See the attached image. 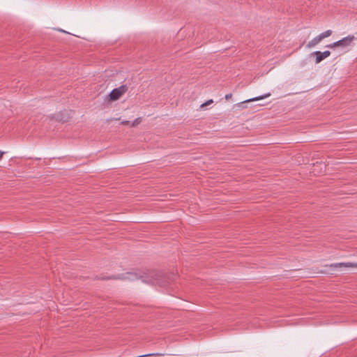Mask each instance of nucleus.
Instances as JSON below:
<instances>
[{"mask_svg":"<svg viewBox=\"0 0 357 357\" xmlns=\"http://www.w3.org/2000/svg\"><path fill=\"white\" fill-rule=\"evenodd\" d=\"M102 280H106V278H102ZM108 279H113V280H135L138 279H141L142 282L147 283V284H158L160 286H165L167 283V280H169V278H167V276L165 275L164 273L156 271H149L148 273H146L143 275H139L137 273H126L121 275H112L110 277L107 278V280Z\"/></svg>","mask_w":357,"mask_h":357,"instance_id":"1","label":"nucleus"},{"mask_svg":"<svg viewBox=\"0 0 357 357\" xmlns=\"http://www.w3.org/2000/svg\"><path fill=\"white\" fill-rule=\"evenodd\" d=\"M127 90L128 87L126 85H122L119 88L114 89L109 94V100L112 101L118 100Z\"/></svg>","mask_w":357,"mask_h":357,"instance_id":"2","label":"nucleus"},{"mask_svg":"<svg viewBox=\"0 0 357 357\" xmlns=\"http://www.w3.org/2000/svg\"><path fill=\"white\" fill-rule=\"evenodd\" d=\"M356 40V38L354 36H348L342 39L337 41V45L338 47H342L343 49L350 46L351 43Z\"/></svg>","mask_w":357,"mask_h":357,"instance_id":"3","label":"nucleus"},{"mask_svg":"<svg viewBox=\"0 0 357 357\" xmlns=\"http://www.w3.org/2000/svg\"><path fill=\"white\" fill-rule=\"evenodd\" d=\"M312 55L315 56V63H319L326 58L328 57L331 55V52L328 50L324 52L316 51L314 52Z\"/></svg>","mask_w":357,"mask_h":357,"instance_id":"4","label":"nucleus"},{"mask_svg":"<svg viewBox=\"0 0 357 357\" xmlns=\"http://www.w3.org/2000/svg\"><path fill=\"white\" fill-rule=\"evenodd\" d=\"M331 267L340 268H354V267H357V263L356 264L350 263V262L336 263V264H331Z\"/></svg>","mask_w":357,"mask_h":357,"instance_id":"5","label":"nucleus"},{"mask_svg":"<svg viewBox=\"0 0 357 357\" xmlns=\"http://www.w3.org/2000/svg\"><path fill=\"white\" fill-rule=\"evenodd\" d=\"M322 40V39L321 38V37L319 36H316L315 38H314L312 40H310L307 45V47L308 48H311L312 47H314L315 45H317L318 43H319Z\"/></svg>","mask_w":357,"mask_h":357,"instance_id":"6","label":"nucleus"},{"mask_svg":"<svg viewBox=\"0 0 357 357\" xmlns=\"http://www.w3.org/2000/svg\"><path fill=\"white\" fill-rule=\"evenodd\" d=\"M270 96H271V93H266V94H265L264 96H259V97H256V98H253L245 100L244 102H252V101H256V100H261V99H264L265 98L269 97Z\"/></svg>","mask_w":357,"mask_h":357,"instance_id":"7","label":"nucleus"},{"mask_svg":"<svg viewBox=\"0 0 357 357\" xmlns=\"http://www.w3.org/2000/svg\"><path fill=\"white\" fill-rule=\"evenodd\" d=\"M331 34H332V31L331 30H327V31L320 33L319 36L323 40L324 38L330 36Z\"/></svg>","mask_w":357,"mask_h":357,"instance_id":"8","label":"nucleus"},{"mask_svg":"<svg viewBox=\"0 0 357 357\" xmlns=\"http://www.w3.org/2000/svg\"><path fill=\"white\" fill-rule=\"evenodd\" d=\"M337 42H335L333 43H331V44H329L328 45H326V47H328V48H335V47H338Z\"/></svg>","mask_w":357,"mask_h":357,"instance_id":"9","label":"nucleus"},{"mask_svg":"<svg viewBox=\"0 0 357 357\" xmlns=\"http://www.w3.org/2000/svg\"><path fill=\"white\" fill-rule=\"evenodd\" d=\"M212 102H213V100H209L206 101L205 103H203L201 105V107H204V106L208 105L209 104H211Z\"/></svg>","mask_w":357,"mask_h":357,"instance_id":"10","label":"nucleus"},{"mask_svg":"<svg viewBox=\"0 0 357 357\" xmlns=\"http://www.w3.org/2000/svg\"><path fill=\"white\" fill-rule=\"evenodd\" d=\"M231 97H232V94H231V93H228V94H227V95L225 96V99H226L227 100H228L231 99Z\"/></svg>","mask_w":357,"mask_h":357,"instance_id":"11","label":"nucleus"},{"mask_svg":"<svg viewBox=\"0 0 357 357\" xmlns=\"http://www.w3.org/2000/svg\"><path fill=\"white\" fill-rule=\"evenodd\" d=\"M158 354H146V355H142L138 357H144V356H158Z\"/></svg>","mask_w":357,"mask_h":357,"instance_id":"12","label":"nucleus"},{"mask_svg":"<svg viewBox=\"0 0 357 357\" xmlns=\"http://www.w3.org/2000/svg\"><path fill=\"white\" fill-rule=\"evenodd\" d=\"M139 123V119H137L132 123V126H135L136 125H137Z\"/></svg>","mask_w":357,"mask_h":357,"instance_id":"13","label":"nucleus"},{"mask_svg":"<svg viewBox=\"0 0 357 357\" xmlns=\"http://www.w3.org/2000/svg\"><path fill=\"white\" fill-rule=\"evenodd\" d=\"M123 124H125V125H129L130 124V121H123L122 122Z\"/></svg>","mask_w":357,"mask_h":357,"instance_id":"14","label":"nucleus"},{"mask_svg":"<svg viewBox=\"0 0 357 357\" xmlns=\"http://www.w3.org/2000/svg\"><path fill=\"white\" fill-rule=\"evenodd\" d=\"M4 152L0 151V160L1 159Z\"/></svg>","mask_w":357,"mask_h":357,"instance_id":"15","label":"nucleus"}]
</instances>
